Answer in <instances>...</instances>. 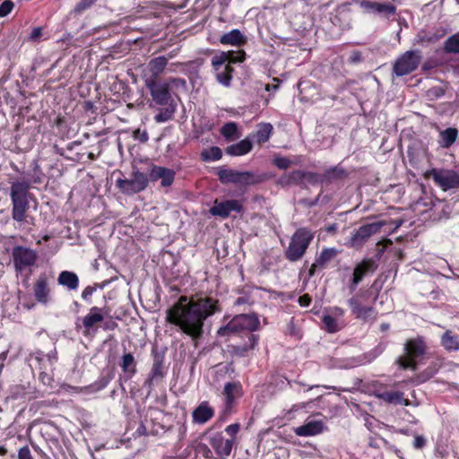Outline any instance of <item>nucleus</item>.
I'll return each instance as SVG.
<instances>
[{
	"instance_id": "nucleus-1",
	"label": "nucleus",
	"mask_w": 459,
	"mask_h": 459,
	"mask_svg": "<svg viewBox=\"0 0 459 459\" xmlns=\"http://www.w3.org/2000/svg\"><path fill=\"white\" fill-rule=\"evenodd\" d=\"M221 310L219 301L213 298L188 300L186 296H181L178 301L167 310L166 321L178 326L193 340H197L204 333V321Z\"/></svg>"
},
{
	"instance_id": "nucleus-2",
	"label": "nucleus",
	"mask_w": 459,
	"mask_h": 459,
	"mask_svg": "<svg viewBox=\"0 0 459 459\" xmlns=\"http://www.w3.org/2000/svg\"><path fill=\"white\" fill-rule=\"evenodd\" d=\"M144 83L150 91L153 103L161 107L154 116V121L156 123H165L172 120L178 106L173 98L174 89L185 91L186 89V80L170 77L161 81L145 80Z\"/></svg>"
},
{
	"instance_id": "nucleus-3",
	"label": "nucleus",
	"mask_w": 459,
	"mask_h": 459,
	"mask_svg": "<svg viewBox=\"0 0 459 459\" xmlns=\"http://www.w3.org/2000/svg\"><path fill=\"white\" fill-rule=\"evenodd\" d=\"M30 184L28 181L13 182L10 188L12 201V218L13 221L22 223L27 220V212L30 209L29 189Z\"/></svg>"
},
{
	"instance_id": "nucleus-4",
	"label": "nucleus",
	"mask_w": 459,
	"mask_h": 459,
	"mask_svg": "<svg viewBox=\"0 0 459 459\" xmlns=\"http://www.w3.org/2000/svg\"><path fill=\"white\" fill-rule=\"evenodd\" d=\"M428 346L422 337L407 340L404 343V354L396 359V363L403 369L416 371L418 364L416 359L426 354Z\"/></svg>"
},
{
	"instance_id": "nucleus-5",
	"label": "nucleus",
	"mask_w": 459,
	"mask_h": 459,
	"mask_svg": "<svg viewBox=\"0 0 459 459\" xmlns=\"http://www.w3.org/2000/svg\"><path fill=\"white\" fill-rule=\"evenodd\" d=\"M260 321L255 314H240L234 316L226 325L221 326L217 333L221 336L241 331L254 332L259 328Z\"/></svg>"
},
{
	"instance_id": "nucleus-6",
	"label": "nucleus",
	"mask_w": 459,
	"mask_h": 459,
	"mask_svg": "<svg viewBox=\"0 0 459 459\" xmlns=\"http://www.w3.org/2000/svg\"><path fill=\"white\" fill-rule=\"evenodd\" d=\"M313 235L306 229H299L291 237L285 257L290 262H296L302 258L306 253Z\"/></svg>"
},
{
	"instance_id": "nucleus-7",
	"label": "nucleus",
	"mask_w": 459,
	"mask_h": 459,
	"mask_svg": "<svg viewBox=\"0 0 459 459\" xmlns=\"http://www.w3.org/2000/svg\"><path fill=\"white\" fill-rule=\"evenodd\" d=\"M149 184V178L145 173L134 170L131 178H118L116 186L121 193L132 195L143 191Z\"/></svg>"
},
{
	"instance_id": "nucleus-8",
	"label": "nucleus",
	"mask_w": 459,
	"mask_h": 459,
	"mask_svg": "<svg viewBox=\"0 0 459 459\" xmlns=\"http://www.w3.org/2000/svg\"><path fill=\"white\" fill-rule=\"evenodd\" d=\"M421 56L418 51H406L400 56L393 65V72L396 76L407 75L417 69Z\"/></svg>"
},
{
	"instance_id": "nucleus-9",
	"label": "nucleus",
	"mask_w": 459,
	"mask_h": 459,
	"mask_svg": "<svg viewBox=\"0 0 459 459\" xmlns=\"http://www.w3.org/2000/svg\"><path fill=\"white\" fill-rule=\"evenodd\" d=\"M229 59V54L221 52L212 58V65L215 70L217 81L229 87L232 80L233 68L230 64H226Z\"/></svg>"
},
{
	"instance_id": "nucleus-10",
	"label": "nucleus",
	"mask_w": 459,
	"mask_h": 459,
	"mask_svg": "<svg viewBox=\"0 0 459 459\" xmlns=\"http://www.w3.org/2000/svg\"><path fill=\"white\" fill-rule=\"evenodd\" d=\"M12 255L17 273H22L25 268L34 265L38 258L34 250L22 246L13 247Z\"/></svg>"
},
{
	"instance_id": "nucleus-11",
	"label": "nucleus",
	"mask_w": 459,
	"mask_h": 459,
	"mask_svg": "<svg viewBox=\"0 0 459 459\" xmlns=\"http://www.w3.org/2000/svg\"><path fill=\"white\" fill-rule=\"evenodd\" d=\"M384 225L385 221H374L360 226L351 238V246L357 248L362 247L372 235L378 233Z\"/></svg>"
},
{
	"instance_id": "nucleus-12",
	"label": "nucleus",
	"mask_w": 459,
	"mask_h": 459,
	"mask_svg": "<svg viewBox=\"0 0 459 459\" xmlns=\"http://www.w3.org/2000/svg\"><path fill=\"white\" fill-rule=\"evenodd\" d=\"M357 3L365 13L376 14L385 19H389L396 13V7L392 4H382L368 0H358Z\"/></svg>"
},
{
	"instance_id": "nucleus-13",
	"label": "nucleus",
	"mask_w": 459,
	"mask_h": 459,
	"mask_svg": "<svg viewBox=\"0 0 459 459\" xmlns=\"http://www.w3.org/2000/svg\"><path fill=\"white\" fill-rule=\"evenodd\" d=\"M430 175L443 190L459 187V174L454 170L433 169Z\"/></svg>"
},
{
	"instance_id": "nucleus-14",
	"label": "nucleus",
	"mask_w": 459,
	"mask_h": 459,
	"mask_svg": "<svg viewBox=\"0 0 459 459\" xmlns=\"http://www.w3.org/2000/svg\"><path fill=\"white\" fill-rule=\"evenodd\" d=\"M209 444L220 459H226L230 455L234 440L233 438L226 439L221 432H214L209 436Z\"/></svg>"
},
{
	"instance_id": "nucleus-15",
	"label": "nucleus",
	"mask_w": 459,
	"mask_h": 459,
	"mask_svg": "<svg viewBox=\"0 0 459 459\" xmlns=\"http://www.w3.org/2000/svg\"><path fill=\"white\" fill-rule=\"evenodd\" d=\"M243 205L238 200L230 199L225 201L215 200L213 205L210 208V213L213 216L227 218L231 212H241Z\"/></svg>"
},
{
	"instance_id": "nucleus-16",
	"label": "nucleus",
	"mask_w": 459,
	"mask_h": 459,
	"mask_svg": "<svg viewBox=\"0 0 459 459\" xmlns=\"http://www.w3.org/2000/svg\"><path fill=\"white\" fill-rule=\"evenodd\" d=\"M339 254L340 251L335 247H324L321 252L316 255L315 262L310 266L308 277L311 278L318 270L325 269Z\"/></svg>"
},
{
	"instance_id": "nucleus-17",
	"label": "nucleus",
	"mask_w": 459,
	"mask_h": 459,
	"mask_svg": "<svg viewBox=\"0 0 459 459\" xmlns=\"http://www.w3.org/2000/svg\"><path fill=\"white\" fill-rule=\"evenodd\" d=\"M166 374L167 368L164 364V356L156 352L153 355V363L144 385L149 388H152L153 384L155 382L161 381Z\"/></svg>"
},
{
	"instance_id": "nucleus-18",
	"label": "nucleus",
	"mask_w": 459,
	"mask_h": 459,
	"mask_svg": "<svg viewBox=\"0 0 459 459\" xmlns=\"http://www.w3.org/2000/svg\"><path fill=\"white\" fill-rule=\"evenodd\" d=\"M176 173L173 169L153 165L150 169L149 180L160 181V186L169 187L175 180Z\"/></svg>"
},
{
	"instance_id": "nucleus-19",
	"label": "nucleus",
	"mask_w": 459,
	"mask_h": 459,
	"mask_svg": "<svg viewBox=\"0 0 459 459\" xmlns=\"http://www.w3.org/2000/svg\"><path fill=\"white\" fill-rule=\"evenodd\" d=\"M347 302L356 318L364 322L376 318L375 308L372 306H363L358 296L349 299Z\"/></svg>"
},
{
	"instance_id": "nucleus-20",
	"label": "nucleus",
	"mask_w": 459,
	"mask_h": 459,
	"mask_svg": "<svg viewBox=\"0 0 459 459\" xmlns=\"http://www.w3.org/2000/svg\"><path fill=\"white\" fill-rule=\"evenodd\" d=\"M34 297L36 300L43 305L50 301V288L48 279L45 273L40 274L33 286Z\"/></svg>"
},
{
	"instance_id": "nucleus-21",
	"label": "nucleus",
	"mask_w": 459,
	"mask_h": 459,
	"mask_svg": "<svg viewBox=\"0 0 459 459\" xmlns=\"http://www.w3.org/2000/svg\"><path fill=\"white\" fill-rule=\"evenodd\" d=\"M324 423L321 420H309L294 429V433L299 437H310L320 434L324 430Z\"/></svg>"
},
{
	"instance_id": "nucleus-22",
	"label": "nucleus",
	"mask_w": 459,
	"mask_h": 459,
	"mask_svg": "<svg viewBox=\"0 0 459 459\" xmlns=\"http://www.w3.org/2000/svg\"><path fill=\"white\" fill-rule=\"evenodd\" d=\"M377 397L381 401L394 404V405H404L409 406L411 403L408 399L404 398V394L403 392L396 390H386L377 394Z\"/></svg>"
},
{
	"instance_id": "nucleus-23",
	"label": "nucleus",
	"mask_w": 459,
	"mask_h": 459,
	"mask_svg": "<svg viewBox=\"0 0 459 459\" xmlns=\"http://www.w3.org/2000/svg\"><path fill=\"white\" fill-rule=\"evenodd\" d=\"M103 309L98 307H92L90 312L82 318V325L85 328L84 334L90 333L93 326L104 320Z\"/></svg>"
},
{
	"instance_id": "nucleus-24",
	"label": "nucleus",
	"mask_w": 459,
	"mask_h": 459,
	"mask_svg": "<svg viewBox=\"0 0 459 459\" xmlns=\"http://www.w3.org/2000/svg\"><path fill=\"white\" fill-rule=\"evenodd\" d=\"M167 57L160 56L152 59L148 64V68L151 72V76L145 80L161 81L160 75L163 73L168 64Z\"/></svg>"
},
{
	"instance_id": "nucleus-25",
	"label": "nucleus",
	"mask_w": 459,
	"mask_h": 459,
	"mask_svg": "<svg viewBox=\"0 0 459 459\" xmlns=\"http://www.w3.org/2000/svg\"><path fill=\"white\" fill-rule=\"evenodd\" d=\"M247 41V37L238 29L231 30L223 34L220 39V42L222 45H232L236 47L244 46Z\"/></svg>"
},
{
	"instance_id": "nucleus-26",
	"label": "nucleus",
	"mask_w": 459,
	"mask_h": 459,
	"mask_svg": "<svg viewBox=\"0 0 459 459\" xmlns=\"http://www.w3.org/2000/svg\"><path fill=\"white\" fill-rule=\"evenodd\" d=\"M321 177L322 185H330L345 178L347 177V172L342 167L334 166L327 169L323 174H321Z\"/></svg>"
},
{
	"instance_id": "nucleus-27",
	"label": "nucleus",
	"mask_w": 459,
	"mask_h": 459,
	"mask_svg": "<svg viewBox=\"0 0 459 459\" xmlns=\"http://www.w3.org/2000/svg\"><path fill=\"white\" fill-rule=\"evenodd\" d=\"M214 415V411L209 406L207 402H203L193 411V420L198 424H204L211 420Z\"/></svg>"
},
{
	"instance_id": "nucleus-28",
	"label": "nucleus",
	"mask_w": 459,
	"mask_h": 459,
	"mask_svg": "<svg viewBox=\"0 0 459 459\" xmlns=\"http://www.w3.org/2000/svg\"><path fill=\"white\" fill-rule=\"evenodd\" d=\"M458 137V130L455 127H448L445 130H440L438 133V145L443 149L450 148Z\"/></svg>"
},
{
	"instance_id": "nucleus-29",
	"label": "nucleus",
	"mask_w": 459,
	"mask_h": 459,
	"mask_svg": "<svg viewBox=\"0 0 459 459\" xmlns=\"http://www.w3.org/2000/svg\"><path fill=\"white\" fill-rule=\"evenodd\" d=\"M119 365L126 380L131 379L136 374L137 362L132 353H125Z\"/></svg>"
},
{
	"instance_id": "nucleus-30",
	"label": "nucleus",
	"mask_w": 459,
	"mask_h": 459,
	"mask_svg": "<svg viewBox=\"0 0 459 459\" xmlns=\"http://www.w3.org/2000/svg\"><path fill=\"white\" fill-rule=\"evenodd\" d=\"M225 403L228 408L231 407L235 400L241 394V385L238 382H228L223 388Z\"/></svg>"
},
{
	"instance_id": "nucleus-31",
	"label": "nucleus",
	"mask_w": 459,
	"mask_h": 459,
	"mask_svg": "<svg viewBox=\"0 0 459 459\" xmlns=\"http://www.w3.org/2000/svg\"><path fill=\"white\" fill-rule=\"evenodd\" d=\"M57 282L68 290H75L79 286V278L74 272L62 271L58 275Z\"/></svg>"
},
{
	"instance_id": "nucleus-32",
	"label": "nucleus",
	"mask_w": 459,
	"mask_h": 459,
	"mask_svg": "<svg viewBox=\"0 0 459 459\" xmlns=\"http://www.w3.org/2000/svg\"><path fill=\"white\" fill-rule=\"evenodd\" d=\"M253 144L251 140L247 137L241 140L238 143L228 146L225 152L231 156H241L248 153L252 150Z\"/></svg>"
},
{
	"instance_id": "nucleus-33",
	"label": "nucleus",
	"mask_w": 459,
	"mask_h": 459,
	"mask_svg": "<svg viewBox=\"0 0 459 459\" xmlns=\"http://www.w3.org/2000/svg\"><path fill=\"white\" fill-rule=\"evenodd\" d=\"M441 345L449 352L459 351V335L446 330L441 336Z\"/></svg>"
},
{
	"instance_id": "nucleus-34",
	"label": "nucleus",
	"mask_w": 459,
	"mask_h": 459,
	"mask_svg": "<svg viewBox=\"0 0 459 459\" xmlns=\"http://www.w3.org/2000/svg\"><path fill=\"white\" fill-rule=\"evenodd\" d=\"M322 323L324 324L325 330L328 333H336L344 326L343 320H339L330 314L322 316Z\"/></svg>"
},
{
	"instance_id": "nucleus-35",
	"label": "nucleus",
	"mask_w": 459,
	"mask_h": 459,
	"mask_svg": "<svg viewBox=\"0 0 459 459\" xmlns=\"http://www.w3.org/2000/svg\"><path fill=\"white\" fill-rule=\"evenodd\" d=\"M262 179L259 176L255 175L249 171H238L236 180V185L239 186H251L261 182Z\"/></svg>"
},
{
	"instance_id": "nucleus-36",
	"label": "nucleus",
	"mask_w": 459,
	"mask_h": 459,
	"mask_svg": "<svg viewBox=\"0 0 459 459\" xmlns=\"http://www.w3.org/2000/svg\"><path fill=\"white\" fill-rule=\"evenodd\" d=\"M238 172V170L221 167L217 172V176L219 180L224 185L229 183L236 184Z\"/></svg>"
},
{
	"instance_id": "nucleus-37",
	"label": "nucleus",
	"mask_w": 459,
	"mask_h": 459,
	"mask_svg": "<svg viewBox=\"0 0 459 459\" xmlns=\"http://www.w3.org/2000/svg\"><path fill=\"white\" fill-rule=\"evenodd\" d=\"M221 134L227 141H234L239 137L238 125L235 122H229L222 126Z\"/></svg>"
},
{
	"instance_id": "nucleus-38",
	"label": "nucleus",
	"mask_w": 459,
	"mask_h": 459,
	"mask_svg": "<svg viewBox=\"0 0 459 459\" xmlns=\"http://www.w3.org/2000/svg\"><path fill=\"white\" fill-rule=\"evenodd\" d=\"M273 132V126L269 123L261 124L255 134L257 143H264L267 142Z\"/></svg>"
},
{
	"instance_id": "nucleus-39",
	"label": "nucleus",
	"mask_w": 459,
	"mask_h": 459,
	"mask_svg": "<svg viewBox=\"0 0 459 459\" xmlns=\"http://www.w3.org/2000/svg\"><path fill=\"white\" fill-rule=\"evenodd\" d=\"M444 50L446 53H459V32L446 39L444 44Z\"/></svg>"
},
{
	"instance_id": "nucleus-40",
	"label": "nucleus",
	"mask_w": 459,
	"mask_h": 459,
	"mask_svg": "<svg viewBox=\"0 0 459 459\" xmlns=\"http://www.w3.org/2000/svg\"><path fill=\"white\" fill-rule=\"evenodd\" d=\"M222 157V152L221 150L217 147L213 146L210 149L204 150L201 153L202 160L204 161H215L221 160Z\"/></svg>"
},
{
	"instance_id": "nucleus-41",
	"label": "nucleus",
	"mask_w": 459,
	"mask_h": 459,
	"mask_svg": "<svg viewBox=\"0 0 459 459\" xmlns=\"http://www.w3.org/2000/svg\"><path fill=\"white\" fill-rule=\"evenodd\" d=\"M304 175L305 170L297 169L286 175V178L288 179V182H290V185H297L303 188H307V185L304 184Z\"/></svg>"
},
{
	"instance_id": "nucleus-42",
	"label": "nucleus",
	"mask_w": 459,
	"mask_h": 459,
	"mask_svg": "<svg viewBox=\"0 0 459 459\" xmlns=\"http://www.w3.org/2000/svg\"><path fill=\"white\" fill-rule=\"evenodd\" d=\"M36 359L39 362L43 363V368L45 370L48 369L47 363L51 368L54 363L57 360L56 351H51L48 354H43L42 352H37Z\"/></svg>"
},
{
	"instance_id": "nucleus-43",
	"label": "nucleus",
	"mask_w": 459,
	"mask_h": 459,
	"mask_svg": "<svg viewBox=\"0 0 459 459\" xmlns=\"http://www.w3.org/2000/svg\"><path fill=\"white\" fill-rule=\"evenodd\" d=\"M304 184L316 186L318 184H322V177L321 174L312 172V171H305L304 175Z\"/></svg>"
},
{
	"instance_id": "nucleus-44",
	"label": "nucleus",
	"mask_w": 459,
	"mask_h": 459,
	"mask_svg": "<svg viewBox=\"0 0 459 459\" xmlns=\"http://www.w3.org/2000/svg\"><path fill=\"white\" fill-rule=\"evenodd\" d=\"M366 274L361 271V268H359L358 265L355 267L353 272V277L351 279V283L350 285V290L351 292H353L358 284L362 281L363 277Z\"/></svg>"
},
{
	"instance_id": "nucleus-45",
	"label": "nucleus",
	"mask_w": 459,
	"mask_h": 459,
	"mask_svg": "<svg viewBox=\"0 0 459 459\" xmlns=\"http://www.w3.org/2000/svg\"><path fill=\"white\" fill-rule=\"evenodd\" d=\"M359 268H361V271L367 274L369 273H373L377 270V264L376 261L373 259H366L363 260L360 264H358Z\"/></svg>"
},
{
	"instance_id": "nucleus-46",
	"label": "nucleus",
	"mask_w": 459,
	"mask_h": 459,
	"mask_svg": "<svg viewBox=\"0 0 459 459\" xmlns=\"http://www.w3.org/2000/svg\"><path fill=\"white\" fill-rule=\"evenodd\" d=\"M229 54V59L226 64H231V63H242L246 58V53L243 50L239 51H228L226 52Z\"/></svg>"
},
{
	"instance_id": "nucleus-47",
	"label": "nucleus",
	"mask_w": 459,
	"mask_h": 459,
	"mask_svg": "<svg viewBox=\"0 0 459 459\" xmlns=\"http://www.w3.org/2000/svg\"><path fill=\"white\" fill-rule=\"evenodd\" d=\"M249 341L251 342V343L249 345L245 344L242 346H235L234 347L235 353H237L238 355H240V356H244L247 351H248L249 350H252L255 347V344L256 342L255 336L250 335Z\"/></svg>"
},
{
	"instance_id": "nucleus-48",
	"label": "nucleus",
	"mask_w": 459,
	"mask_h": 459,
	"mask_svg": "<svg viewBox=\"0 0 459 459\" xmlns=\"http://www.w3.org/2000/svg\"><path fill=\"white\" fill-rule=\"evenodd\" d=\"M438 368H439V365H437V364L429 367L422 373H420L419 375L418 378L420 379V382H425V381L429 380L436 374Z\"/></svg>"
},
{
	"instance_id": "nucleus-49",
	"label": "nucleus",
	"mask_w": 459,
	"mask_h": 459,
	"mask_svg": "<svg viewBox=\"0 0 459 459\" xmlns=\"http://www.w3.org/2000/svg\"><path fill=\"white\" fill-rule=\"evenodd\" d=\"M96 0H80L79 3L76 4L74 13L76 14L82 13L83 11L90 8Z\"/></svg>"
},
{
	"instance_id": "nucleus-50",
	"label": "nucleus",
	"mask_w": 459,
	"mask_h": 459,
	"mask_svg": "<svg viewBox=\"0 0 459 459\" xmlns=\"http://www.w3.org/2000/svg\"><path fill=\"white\" fill-rule=\"evenodd\" d=\"M273 164L281 169H286L292 164V161L286 157L276 156Z\"/></svg>"
},
{
	"instance_id": "nucleus-51",
	"label": "nucleus",
	"mask_w": 459,
	"mask_h": 459,
	"mask_svg": "<svg viewBox=\"0 0 459 459\" xmlns=\"http://www.w3.org/2000/svg\"><path fill=\"white\" fill-rule=\"evenodd\" d=\"M13 6L14 4L11 0L4 1L0 5V17H5L8 15L12 12Z\"/></svg>"
},
{
	"instance_id": "nucleus-52",
	"label": "nucleus",
	"mask_w": 459,
	"mask_h": 459,
	"mask_svg": "<svg viewBox=\"0 0 459 459\" xmlns=\"http://www.w3.org/2000/svg\"><path fill=\"white\" fill-rule=\"evenodd\" d=\"M427 94L430 100H435L442 97L445 94V90L440 86H435L430 88Z\"/></svg>"
},
{
	"instance_id": "nucleus-53",
	"label": "nucleus",
	"mask_w": 459,
	"mask_h": 459,
	"mask_svg": "<svg viewBox=\"0 0 459 459\" xmlns=\"http://www.w3.org/2000/svg\"><path fill=\"white\" fill-rule=\"evenodd\" d=\"M239 429H240V425L238 423H234V424L229 425L225 429V431L235 441V437H236L237 433L239 431Z\"/></svg>"
},
{
	"instance_id": "nucleus-54",
	"label": "nucleus",
	"mask_w": 459,
	"mask_h": 459,
	"mask_svg": "<svg viewBox=\"0 0 459 459\" xmlns=\"http://www.w3.org/2000/svg\"><path fill=\"white\" fill-rule=\"evenodd\" d=\"M42 36V28L41 27H36L32 30L31 33L30 34L28 40L30 41H38L40 37Z\"/></svg>"
},
{
	"instance_id": "nucleus-55",
	"label": "nucleus",
	"mask_w": 459,
	"mask_h": 459,
	"mask_svg": "<svg viewBox=\"0 0 459 459\" xmlns=\"http://www.w3.org/2000/svg\"><path fill=\"white\" fill-rule=\"evenodd\" d=\"M426 438L423 436L417 435L414 437L413 447L415 449H422L426 446Z\"/></svg>"
},
{
	"instance_id": "nucleus-56",
	"label": "nucleus",
	"mask_w": 459,
	"mask_h": 459,
	"mask_svg": "<svg viewBox=\"0 0 459 459\" xmlns=\"http://www.w3.org/2000/svg\"><path fill=\"white\" fill-rule=\"evenodd\" d=\"M18 459H33L30 448L25 446L18 452Z\"/></svg>"
},
{
	"instance_id": "nucleus-57",
	"label": "nucleus",
	"mask_w": 459,
	"mask_h": 459,
	"mask_svg": "<svg viewBox=\"0 0 459 459\" xmlns=\"http://www.w3.org/2000/svg\"><path fill=\"white\" fill-rule=\"evenodd\" d=\"M97 285L95 286H87L82 292V299L88 301L90 300L91 295L96 290Z\"/></svg>"
},
{
	"instance_id": "nucleus-58",
	"label": "nucleus",
	"mask_w": 459,
	"mask_h": 459,
	"mask_svg": "<svg viewBox=\"0 0 459 459\" xmlns=\"http://www.w3.org/2000/svg\"><path fill=\"white\" fill-rule=\"evenodd\" d=\"M331 316H333L335 318L339 319V320H343L342 317L345 314V311L344 309H342V307H333L330 309V313H329Z\"/></svg>"
},
{
	"instance_id": "nucleus-59",
	"label": "nucleus",
	"mask_w": 459,
	"mask_h": 459,
	"mask_svg": "<svg viewBox=\"0 0 459 459\" xmlns=\"http://www.w3.org/2000/svg\"><path fill=\"white\" fill-rule=\"evenodd\" d=\"M362 61V56L359 51H352L349 56V63L357 64Z\"/></svg>"
},
{
	"instance_id": "nucleus-60",
	"label": "nucleus",
	"mask_w": 459,
	"mask_h": 459,
	"mask_svg": "<svg viewBox=\"0 0 459 459\" xmlns=\"http://www.w3.org/2000/svg\"><path fill=\"white\" fill-rule=\"evenodd\" d=\"M39 380L47 385H51V383L53 381L52 377L48 374L46 371H42L39 373Z\"/></svg>"
},
{
	"instance_id": "nucleus-61",
	"label": "nucleus",
	"mask_w": 459,
	"mask_h": 459,
	"mask_svg": "<svg viewBox=\"0 0 459 459\" xmlns=\"http://www.w3.org/2000/svg\"><path fill=\"white\" fill-rule=\"evenodd\" d=\"M311 302V298L306 294L299 297V304L303 307H307Z\"/></svg>"
},
{
	"instance_id": "nucleus-62",
	"label": "nucleus",
	"mask_w": 459,
	"mask_h": 459,
	"mask_svg": "<svg viewBox=\"0 0 459 459\" xmlns=\"http://www.w3.org/2000/svg\"><path fill=\"white\" fill-rule=\"evenodd\" d=\"M113 376L110 374L107 377H102L101 379H100V382H101V386L104 387L106 386L109 381L112 379Z\"/></svg>"
},
{
	"instance_id": "nucleus-63",
	"label": "nucleus",
	"mask_w": 459,
	"mask_h": 459,
	"mask_svg": "<svg viewBox=\"0 0 459 459\" xmlns=\"http://www.w3.org/2000/svg\"><path fill=\"white\" fill-rule=\"evenodd\" d=\"M279 181H280V184L282 186H290V182H288V179L286 178V175L282 176Z\"/></svg>"
},
{
	"instance_id": "nucleus-64",
	"label": "nucleus",
	"mask_w": 459,
	"mask_h": 459,
	"mask_svg": "<svg viewBox=\"0 0 459 459\" xmlns=\"http://www.w3.org/2000/svg\"><path fill=\"white\" fill-rule=\"evenodd\" d=\"M390 328V325L388 323H382L380 325V330L382 332L387 331Z\"/></svg>"
}]
</instances>
